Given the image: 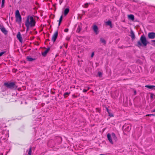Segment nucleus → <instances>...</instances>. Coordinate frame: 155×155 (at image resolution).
<instances>
[{
    "label": "nucleus",
    "mask_w": 155,
    "mask_h": 155,
    "mask_svg": "<svg viewBox=\"0 0 155 155\" xmlns=\"http://www.w3.org/2000/svg\"><path fill=\"white\" fill-rule=\"evenodd\" d=\"M35 21L32 16H28L25 22V25L26 27V31H28L30 27H33L35 25Z\"/></svg>",
    "instance_id": "f257e3e1"
},
{
    "label": "nucleus",
    "mask_w": 155,
    "mask_h": 155,
    "mask_svg": "<svg viewBox=\"0 0 155 155\" xmlns=\"http://www.w3.org/2000/svg\"><path fill=\"white\" fill-rule=\"evenodd\" d=\"M148 43L149 42L147 41L145 36L143 35L140 37V40L137 41L136 46L139 48L142 45L146 46Z\"/></svg>",
    "instance_id": "f03ea898"
},
{
    "label": "nucleus",
    "mask_w": 155,
    "mask_h": 155,
    "mask_svg": "<svg viewBox=\"0 0 155 155\" xmlns=\"http://www.w3.org/2000/svg\"><path fill=\"white\" fill-rule=\"evenodd\" d=\"M4 85L7 88L10 89H16L17 87L14 82L5 83Z\"/></svg>",
    "instance_id": "7ed1b4c3"
},
{
    "label": "nucleus",
    "mask_w": 155,
    "mask_h": 155,
    "mask_svg": "<svg viewBox=\"0 0 155 155\" xmlns=\"http://www.w3.org/2000/svg\"><path fill=\"white\" fill-rule=\"evenodd\" d=\"M131 129V126L130 125L125 124L123 127V129H124V131L127 132H129Z\"/></svg>",
    "instance_id": "20e7f679"
},
{
    "label": "nucleus",
    "mask_w": 155,
    "mask_h": 155,
    "mask_svg": "<svg viewBox=\"0 0 155 155\" xmlns=\"http://www.w3.org/2000/svg\"><path fill=\"white\" fill-rule=\"evenodd\" d=\"M149 38L153 39L155 38V33L154 32H149L148 34Z\"/></svg>",
    "instance_id": "39448f33"
},
{
    "label": "nucleus",
    "mask_w": 155,
    "mask_h": 155,
    "mask_svg": "<svg viewBox=\"0 0 155 155\" xmlns=\"http://www.w3.org/2000/svg\"><path fill=\"white\" fill-rule=\"evenodd\" d=\"M93 29L96 35H97L98 34L99 31L98 30V28L96 25H93Z\"/></svg>",
    "instance_id": "423d86ee"
},
{
    "label": "nucleus",
    "mask_w": 155,
    "mask_h": 155,
    "mask_svg": "<svg viewBox=\"0 0 155 155\" xmlns=\"http://www.w3.org/2000/svg\"><path fill=\"white\" fill-rule=\"evenodd\" d=\"M107 138L109 142L112 144H113V142L112 140L111 134H110L109 133H108L107 135Z\"/></svg>",
    "instance_id": "0eeeda50"
},
{
    "label": "nucleus",
    "mask_w": 155,
    "mask_h": 155,
    "mask_svg": "<svg viewBox=\"0 0 155 155\" xmlns=\"http://www.w3.org/2000/svg\"><path fill=\"white\" fill-rule=\"evenodd\" d=\"M58 33L57 31H56L55 32V33L53 35L52 38V40L54 42L58 37Z\"/></svg>",
    "instance_id": "6e6552de"
},
{
    "label": "nucleus",
    "mask_w": 155,
    "mask_h": 155,
    "mask_svg": "<svg viewBox=\"0 0 155 155\" xmlns=\"http://www.w3.org/2000/svg\"><path fill=\"white\" fill-rule=\"evenodd\" d=\"M17 38L21 42V43L22 42V39L20 32H18L17 35Z\"/></svg>",
    "instance_id": "1a4fd4ad"
},
{
    "label": "nucleus",
    "mask_w": 155,
    "mask_h": 155,
    "mask_svg": "<svg viewBox=\"0 0 155 155\" xmlns=\"http://www.w3.org/2000/svg\"><path fill=\"white\" fill-rule=\"evenodd\" d=\"M16 21L19 24H20L21 22V16H16Z\"/></svg>",
    "instance_id": "9d476101"
},
{
    "label": "nucleus",
    "mask_w": 155,
    "mask_h": 155,
    "mask_svg": "<svg viewBox=\"0 0 155 155\" xmlns=\"http://www.w3.org/2000/svg\"><path fill=\"white\" fill-rule=\"evenodd\" d=\"M0 29L1 31L5 35H6L8 33V31L5 29L3 26L1 27Z\"/></svg>",
    "instance_id": "9b49d317"
},
{
    "label": "nucleus",
    "mask_w": 155,
    "mask_h": 155,
    "mask_svg": "<svg viewBox=\"0 0 155 155\" xmlns=\"http://www.w3.org/2000/svg\"><path fill=\"white\" fill-rule=\"evenodd\" d=\"M48 47L46 48V50L41 53V54L43 57H45L48 53Z\"/></svg>",
    "instance_id": "f8f14e48"
},
{
    "label": "nucleus",
    "mask_w": 155,
    "mask_h": 155,
    "mask_svg": "<svg viewBox=\"0 0 155 155\" xmlns=\"http://www.w3.org/2000/svg\"><path fill=\"white\" fill-rule=\"evenodd\" d=\"M130 36L131 37L132 40H134L135 38V35L134 34L132 30H131L130 33Z\"/></svg>",
    "instance_id": "ddd939ff"
},
{
    "label": "nucleus",
    "mask_w": 155,
    "mask_h": 155,
    "mask_svg": "<svg viewBox=\"0 0 155 155\" xmlns=\"http://www.w3.org/2000/svg\"><path fill=\"white\" fill-rule=\"evenodd\" d=\"M111 136L113 139L115 140V141H117V137H116L115 134L114 133H111Z\"/></svg>",
    "instance_id": "4468645a"
},
{
    "label": "nucleus",
    "mask_w": 155,
    "mask_h": 155,
    "mask_svg": "<svg viewBox=\"0 0 155 155\" xmlns=\"http://www.w3.org/2000/svg\"><path fill=\"white\" fill-rule=\"evenodd\" d=\"M26 59L27 60L29 61H32L35 59V58H33L29 56H27Z\"/></svg>",
    "instance_id": "2eb2a0df"
},
{
    "label": "nucleus",
    "mask_w": 155,
    "mask_h": 155,
    "mask_svg": "<svg viewBox=\"0 0 155 155\" xmlns=\"http://www.w3.org/2000/svg\"><path fill=\"white\" fill-rule=\"evenodd\" d=\"M145 87L150 89H155V86L154 85H147L145 86Z\"/></svg>",
    "instance_id": "dca6fc26"
},
{
    "label": "nucleus",
    "mask_w": 155,
    "mask_h": 155,
    "mask_svg": "<svg viewBox=\"0 0 155 155\" xmlns=\"http://www.w3.org/2000/svg\"><path fill=\"white\" fill-rule=\"evenodd\" d=\"M69 8H66L64 10V15L65 16L66 15L68 14V12H69Z\"/></svg>",
    "instance_id": "f3484780"
},
{
    "label": "nucleus",
    "mask_w": 155,
    "mask_h": 155,
    "mask_svg": "<svg viewBox=\"0 0 155 155\" xmlns=\"http://www.w3.org/2000/svg\"><path fill=\"white\" fill-rule=\"evenodd\" d=\"M128 18L134 21V16L133 15H128Z\"/></svg>",
    "instance_id": "a211bd4d"
},
{
    "label": "nucleus",
    "mask_w": 155,
    "mask_h": 155,
    "mask_svg": "<svg viewBox=\"0 0 155 155\" xmlns=\"http://www.w3.org/2000/svg\"><path fill=\"white\" fill-rule=\"evenodd\" d=\"M82 29L81 26V25H79L78 26V28L77 30L76 31L78 33H79L81 31V30Z\"/></svg>",
    "instance_id": "6ab92c4d"
},
{
    "label": "nucleus",
    "mask_w": 155,
    "mask_h": 155,
    "mask_svg": "<svg viewBox=\"0 0 155 155\" xmlns=\"http://www.w3.org/2000/svg\"><path fill=\"white\" fill-rule=\"evenodd\" d=\"M106 24L107 25L110 26L111 28H112V25L111 22L110 21H109L106 22Z\"/></svg>",
    "instance_id": "aec40b11"
},
{
    "label": "nucleus",
    "mask_w": 155,
    "mask_h": 155,
    "mask_svg": "<svg viewBox=\"0 0 155 155\" xmlns=\"http://www.w3.org/2000/svg\"><path fill=\"white\" fill-rule=\"evenodd\" d=\"M70 94V92H66L64 94V98L68 96L69 95V94Z\"/></svg>",
    "instance_id": "412c9836"
},
{
    "label": "nucleus",
    "mask_w": 155,
    "mask_h": 155,
    "mask_svg": "<svg viewBox=\"0 0 155 155\" xmlns=\"http://www.w3.org/2000/svg\"><path fill=\"white\" fill-rule=\"evenodd\" d=\"M100 41L102 43H104V44H106V41L103 38H100Z\"/></svg>",
    "instance_id": "4be33fe9"
},
{
    "label": "nucleus",
    "mask_w": 155,
    "mask_h": 155,
    "mask_svg": "<svg viewBox=\"0 0 155 155\" xmlns=\"http://www.w3.org/2000/svg\"><path fill=\"white\" fill-rule=\"evenodd\" d=\"M63 18V16L61 15L59 19V23H58V25L59 26L60 25L61 22Z\"/></svg>",
    "instance_id": "5701e85b"
},
{
    "label": "nucleus",
    "mask_w": 155,
    "mask_h": 155,
    "mask_svg": "<svg viewBox=\"0 0 155 155\" xmlns=\"http://www.w3.org/2000/svg\"><path fill=\"white\" fill-rule=\"evenodd\" d=\"M21 16L18 10H17L16 12L15 17Z\"/></svg>",
    "instance_id": "b1692460"
},
{
    "label": "nucleus",
    "mask_w": 155,
    "mask_h": 155,
    "mask_svg": "<svg viewBox=\"0 0 155 155\" xmlns=\"http://www.w3.org/2000/svg\"><path fill=\"white\" fill-rule=\"evenodd\" d=\"M31 148L30 147L29 149L28 152V155H31Z\"/></svg>",
    "instance_id": "393cba45"
},
{
    "label": "nucleus",
    "mask_w": 155,
    "mask_h": 155,
    "mask_svg": "<svg viewBox=\"0 0 155 155\" xmlns=\"http://www.w3.org/2000/svg\"><path fill=\"white\" fill-rule=\"evenodd\" d=\"M5 2V0H2V1L1 7L2 8H3L4 7Z\"/></svg>",
    "instance_id": "a878e982"
},
{
    "label": "nucleus",
    "mask_w": 155,
    "mask_h": 155,
    "mask_svg": "<svg viewBox=\"0 0 155 155\" xmlns=\"http://www.w3.org/2000/svg\"><path fill=\"white\" fill-rule=\"evenodd\" d=\"M98 76L100 77H101L102 76V74L101 72H98Z\"/></svg>",
    "instance_id": "bb28decb"
},
{
    "label": "nucleus",
    "mask_w": 155,
    "mask_h": 155,
    "mask_svg": "<svg viewBox=\"0 0 155 155\" xmlns=\"http://www.w3.org/2000/svg\"><path fill=\"white\" fill-rule=\"evenodd\" d=\"M90 4V3H85V4H84V5H85V7H85V8H87V7H88V5H89V4Z\"/></svg>",
    "instance_id": "cd10ccee"
},
{
    "label": "nucleus",
    "mask_w": 155,
    "mask_h": 155,
    "mask_svg": "<svg viewBox=\"0 0 155 155\" xmlns=\"http://www.w3.org/2000/svg\"><path fill=\"white\" fill-rule=\"evenodd\" d=\"M5 52V51H2L0 52V57L2 56V55Z\"/></svg>",
    "instance_id": "c85d7f7f"
},
{
    "label": "nucleus",
    "mask_w": 155,
    "mask_h": 155,
    "mask_svg": "<svg viewBox=\"0 0 155 155\" xmlns=\"http://www.w3.org/2000/svg\"><path fill=\"white\" fill-rule=\"evenodd\" d=\"M109 115L110 117H113V115L112 114H111L110 113H109Z\"/></svg>",
    "instance_id": "c756f323"
},
{
    "label": "nucleus",
    "mask_w": 155,
    "mask_h": 155,
    "mask_svg": "<svg viewBox=\"0 0 155 155\" xmlns=\"http://www.w3.org/2000/svg\"><path fill=\"white\" fill-rule=\"evenodd\" d=\"M68 31V28H65L64 30V31L65 32H67Z\"/></svg>",
    "instance_id": "7c9ffc66"
},
{
    "label": "nucleus",
    "mask_w": 155,
    "mask_h": 155,
    "mask_svg": "<svg viewBox=\"0 0 155 155\" xmlns=\"http://www.w3.org/2000/svg\"><path fill=\"white\" fill-rule=\"evenodd\" d=\"M94 52H93L91 54V57L92 58L94 56Z\"/></svg>",
    "instance_id": "2f4dec72"
},
{
    "label": "nucleus",
    "mask_w": 155,
    "mask_h": 155,
    "mask_svg": "<svg viewBox=\"0 0 155 155\" xmlns=\"http://www.w3.org/2000/svg\"><path fill=\"white\" fill-rule=\"evenodd\" d=\"M87 91V90H86L85 89H84L83 91V92H86Z\"/></svg>",
    "instance_id": "473e14b6"
},
{
    "label": "nucleus",
    "mask_w": 155,
    "mask_h": 155,
    "mask_svg": "<svg viewBox=\"0 0 155 155\" xmlns=\"http://www.w3.org/2000/svg\"><path fill=\"white\" fill-rule=\"evenodd\" d=\"M106 110H107V111L108 112V114L109 113H110V112H109V109H108V108L107 107H106Z\"/></svg>",
    "instance_id": "72a5a7b5"
},
{
    "label": "nucleus",
    "mask_w": 155,
    "mask_h": 155,
    "mask_svg": "<svg viewBox=\"0 0 155 155\" xmlns=\"http://www.w3.org/2000/svg\"><path fill=\"white\" fill-rule=\"evenodd\" d=\"M146 116H151V114H148L146 115Z\"/></svg>",
    "instance_id": "f704fd0d"
},
{
    "label": "nucleus",
    "mask_w": 155,
    "mask_h": 155,
    "mask_svg": "<svg viewBox=\"0 0 155 155\" xmlns=\"http://www.w3.org/2000/svg\"><path fill=\"white\" fill-rule=\"evenodd\" d=\"M62 2H63V0H60L59 1L60 4H61Z\"/></svg>",
    "instance_id": "c9c22d12"
},
{
    "label": "nucleus",
    "mask_w": 155,
    "mask_h": 155,
    "mask_svg": "<svg viewBox=\"0 0 155 155\" xmlns=\"http://www.w3.org/2000/svg\"><path fill=\"white\" fill-rule=\"evenodd\" d=\"M153 94H151L150 95V98H152L153 97Z\"/></svg>",
    "instance_id": "e433bc0d"
},
{
    "label": "nucleus",
    "mask_w": 155,
    "mask_h": 155,
    "mask_svg": "<svg viewBox=\"0 0 155 155\" xmlns=\"http://www.w3.org/2000/svg\"><path fill=\"white\" fill-rule=\"evenodd\" d=\"M58 138L59 140L60 141H61V140H62V139H61V137H58Z\"/></svg>",
    "instance_id": "4c0bfd02"
},
{
    "label": "nucleus",
    "mask_w": 155,
    "mask_h": 155,
    "mask_svg": "<svg viewBox=\"0 0 155 155\" xmlns=\"http://www.w3.org/2000/svg\"><path fill=\"white\" fill-rule=\"evenodd\" d=\"M66 39L68 41L70 39V38L69 37H67Z\"/></svg>",
    "instance_id": "58836bf2"
},
{
    "label": "nucleus",
    "mask_w": 155,
    "mask_h": 155,
    "mask_svg": "<svg viewBox=\"0 0 155 155\" xmlns=\"http://www.w3.org/2000/svg\"><path fill=\"white\" fill-rule=\"evenodd\" d=\"M133 1L135 2H137L138 1L137 0H133Z\"/></svg>",
    "instance_id": "ea45409f"
},
{
    "label": "nucleus",
    "mask_w": 155,
    "mask_h": 155,
    "mask_svg": "<svg viewBox=\"0 0 155 155\" xmlns=\"http://www.w3.org/2000/svg\"><path fill=\"white\" fill-rule=\"evenodd\" d=\"M134 94L135 95L136 94V91H134Z\"/></svg>",
    "instance_id": "a19ab883"
},
{
    "label": "nucleus",
    "mask_w": 155,
    "mask_h": 155,
    "mask_svg": "<svg viewBox=\"0 0 155 155\" xmlns=\"http://www.w3.org/2000/svg\"><path fill=\"white\" fill-rule=\"evenodd\" d=\"M151 41L152 42H155V40H152Z\"/></svg>",
    "instance_id": "79ce46f5"
},
{
    "label": "nucleus",
    "mask_w": 155,
    "mask_h": 155,
    "mask_svg": "<svg viewBox=\"0 0 155 155\" xmlns=\"http://www.w3.org/2000/svg\"><path fill=\"white\" fill-rule=\"evenodd\" d=\"M152 112H155V109L153 110V111H152Z\"/></svg>",
    "instance_id": "37998d69"
},
{
    "label": "nucleus",
    "mask_w": 155,
    "mask_h": 155,
    "mask_svg": "<svg viewBox=\"0 0 155 155\" xmlns=\"http://www.w3.org/2000/svg\"><path fill=\"white\" fill-rule=\"evenodd\" d=\"M151 116H155V114H151Z\"/></svg>",
    "instance_id": "c03bdc74"
},
{
    "label": "nucleus",
    "mask_w": 155,
    "mask_h": 155,
    "mask_svg": "<svg viewBox=\"0 0 155 155\" xmlns=\"http://www.w3.org/2000/svg\"><path fill=\"white\" fill-rule=\"evenodd\" d=\"M89 89H90V87H88V89H87V90H89Z\"/></svg>",
    "instance_id": "a18cd8bd"
},
{
    "label": "nucleus",
    "mask_w": 155,
    "mask_h": 155,
    "mask_svg": "<svg viewBox=\"0 0 155 155\" xmlns=\"http://www.w3.org/2000/svg\"><path fill=\"white\" fill-rule=\"evenodd\" d=\"M65 46V47H66V48H67V45H66Z\"/></svg>",
    "instance_id": "49530a36"
},
{
    "label": "nucleus",
    "mask_w": 155,
    "mask_h": 155,
    "mask_svg": "<svg viewBox=\"0 0 155 155\" xmlns=\"http://www.w3.org/2000/svg\"><path fill=\"white\" fill-rule=\"evenodd\" d=\"M99 155H104L103 154H100Z\"/></svg>",
    "instance_id": "de8ad7c7"
},
{
    "label": "nucleus",
    "mask_w": 155,
    "mask_h": 155,
    "mask_svg": "<svg viewBox=\"0 0 155 155\" xmlns=\"http://www.w3.org/2000/svg\"><path fill=\"white\" fill-rule=\"evenodd\" d=\"M54 145H53V146L52 145L51 147H54Z\"/></svg>",
    "instance_id": "09e8293b"
}]
</instances>
